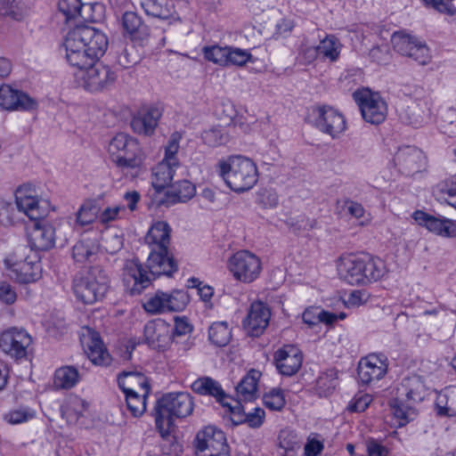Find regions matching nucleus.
I'll return each mask as SVG.
<instances>
[{
	"label": "nucleus",
	"mask_w": 456,
	"mask_h": 456,
	"mask_svg": "<svg viewBox=\"0 0 456 456\" xmlns=\"http://www.w3.org/2000/svg\"><path fill=\"white\" fill-rule=\"evenodd\" d=\"M313 126L321 133L338 139L347 129L345 115L330 105L317 106L313 110Z\"/></svg>",
	"instance_id": "obj_9"
},
{
	"label": "nucleus",
	"mask_w": 456,
	"mask_h": 456,
	"mask_svg": "<svg viewBox=\"0 0 456 456\" xmlns=\"http://www.w3.org/2000/svg\"><path fill=\"white\" fill-rule=\"evenodd\" d=\"M366 450L368 456H388V450L372 438L366 441Z\"/></svg>",
	"instance_id": "obj_64"
},
{
	"label": "nucleus",
	"mask_w": 456,
	"mask_h": 456,
	"mask_svg": "<svg viewBox=\"0 0 456 456\" xmlns=\"http://www.w3.org/2000/svg\"><path fill=\"white\" fill-rule=\"evenodd\" d=\"M32 338L23 329L11 328L0 336L1 349L17 360L27 358Z\"/></svg>",
	"instance_id": "obj_14"
},
{
	"label": "nucleus",
	"mask_w": 456,
	"mask_h": 456,
	"mask_svg": "<svg viewBox=\"0 0 456 456\" xmlns=\"http://www.w3.org/2000/svg\"><path fill=\"white\" fill-rule=\"evenodd\" d=\"M217 172L226 185L235 192L252 189L258 180L256 163L242 155H232L220 159Z\"/></svg>",
	"instance_id": "obj_4"
},
{
	"label": "nucleus",
	"mask_w": 456,
	"mask_h": 456,
	"mask_svg": "<svg viewBox=\"0 0 456 456\" xmlns=\"http://www.w3.org/2000/svg\"><path fill=\"white\" fill-rule=\"evenodd\" d=\"M88 408V403L77 395H71L68 398L66 404L61 410L62 417L68 422L75 424L82 417Z\"/></svg>",
	"instance_id": "obj_39"
},
{
	"label": "nucleus",
	"mask_w": 456,
	"mask_h": 456,
	"mask_svg": "<svg viewBox=\"0 0 456 456\" xmlns=\"http://www.w3.org/2000/svg\"><path fill=\"white\" fill-rule=\"evenodd\" d=\"M191 387L195 393L201 395L214 396L216 399V401L221 403L223 405H228L226 403H224V400L226 399V395L224 389L222 388L219 382L213 379L212 378H199L191 384Z\"/></svg>",
	"instance_id": "obj_37"
},
{
	"label": "nucleus",
	"mask_w": 456,
	"mask_h": 456,
	"mask_svg": "<svg viewBox=\"0 0 456 456\" xmlns=\"http://www.w3.org/2000/svg\"><path fill=\"white\" fill-rule=\"evenodd\" d=\"M109 287L107 273L100 266H94L75 276L72 289L78 301L92 305L103 298Z\"/></svg>",
	"instance_id": "obj_7"
},
{
	"label": "nucleus",
	"mask_w": 456,
	"mask_h": 456,
	"mask_svg": "<svg viewBox=\"0 0 456 456\" xmlns=\"http://www.w3.org/2000/svg\"><path fill=\"white\" fill-rule=\"evenodd\" d=\"M262 373L256 369H250L236 386L238 403L252 402L258 397V383Z\"/></svg>",
	"instance_id": "obj_32"
},
{
	"label": "nucleus",
	"mask_w": 456,
	"mask_h": 456,
	"mask_svg": "<svg viewBox=\"0 0 456 456\" xmlns=\"http://www.w3.org/2000/svg\"><path fill=\"white\" fill-rule=\"evenodd\" d=\"M193 400L189 393H169L159 399L154 409L155 423L160 436L168 439L174 428L173 418H185L193 411Z\"/></svg>",
	"instance_id": "obj_5"
},
{
	"label": "nucleus",
	"mask_w": 456,
	"mask_h": 456,
	"mask_svg": "<svg viewBox=\"0 0 456 456\" xmlns=\"http://www.w3.org/2000/svg\"><path fill=\"white\" fill-rule=\"evenodd\" d=\"M354 98L358 104L362 118L372 125L382 123L387 115V105L384 99L370 91L355 92Z\"/></svg>",
	"instance_id": "obj_13"
},
{
	"label": "nucleus",
	"mask_w": 456,
	"mask_h": 456,
	"mask_svg": "<svg viewBox=\"0 0 456 456\" xmlns=\"http://www.w3.org/2000/svg\"><path fill=\"white\" fill-rule=\"evenodd\" d=\"M341 48L342 45L335 36H327L318 45L320 59L334 62L338 60Z\"/></svg>",
	"instance_id": "obj_40"
},
{
	"label": "nucleus",
	"mask_w": 456,
	"mask_h": 456,
	"mask_svg": "<svg viewBox=\"0 0 456 456\" xmlns=\"http://www.w3.org/2000/svg\"><path fill=\"white\" fill-rule=\"evenodd\" d=\"M181 140L182 134L178 132H175L170 135L167 142V144L165 145V153L162 160H165L178 167L181 166L180 160L177 157L180 149Z\"/></svg>",
	"instance_id": "obj_49"
},
{
	"label": "nucleus",
	"mask_w": 456,
	"mask_h": 456,
	"mask_svg": "<svg viewBox=\"0 0 456 456\" xmlns=\"http://www.w3.org/2000/svg\"><path fill=\"white\" fill-rule=\"evenodd\" d=\"M75 82L84 90L99 93L108 90L116 81V73L100 61L88 65L74 74Z\"/></svg>",
	"instance_id": "obj_8"
},
{
	"label": "nucleus",
	"mask_w": 456,
	"mask_h": 456,
	"mask_svg": "<svg viewBox=\"0 0 456 456\" xmlns=\"http://www.w3.org/2000/svg\"><path fill=\"white\" fill-rule=\"evenodd\" d=\"M342 209L351 217L355 219L363 217L365 213V209L362 204L351 200H346L344 201Z\"/></svg>",
	"instance_id": "obj_61"
},
{
	"label": "nucleus",
	"mask_w": 456,
	"mask_h": 456,
	"mask_svg": "<svg viewBox=\"0 0 456 456\" xmlns=\"http://www.w3.org/2000/svg\"><path fill=\"white\" fill-rule=\"evenodd\" d=\"M144 337L151 346L164 349L172 342L173 327L162 319L150 321L144 326Z\"/></svg>",
	"instance_id": "obj_21"
},
{
	"label": "nucleus",
	"mask_w": 456,
	"mask_h": 456,
	"mask_svg": "<svg viewBox=\"0 0 456 456\" xmlns=\"http://www.w3.org/2000/svg\"><path fill=\"white\" fill-rule=\"evenodd\" d=\"M338 385V371L330 369L322 372L316 379L315 389L320 396H328Z\"/></svg>",
	"instance_id": "obj_43"
},
{
	"label": "nucleus",
	"mask_w": 456,
	"mask_h": 456,
	"mask_svg": "<svg viewBox=\"0 0 456 456\" xmlns=\"http://www.w3.org/2000/svg\"><path fill=\"white\" fill-rule=\"evenodd\" d=\"M263 402L266 408L272 411H281L286 403L283 390L279 387L272 388L264 394Z\"/></svg>",
	"instance_id": "obj_53"
},
{
	"label": "nucleus",
	"mask_w": 456,
	"mask_h": 456,
	"mask_svg": "<svg viewBox=\"0 0 456 456\" xmlns=\"http://www.w3.org/2000/svg\"><path fill=\"white\" fill-rule=\"evenodd\" d=\"M80 341L89 360L95 365H108L111 357L105 348L100 335L90 328H84Z\"/></svg>",
	"instance_id": "obj_18"
},
{
	"label": "nucleus",
	"mask_w": 456,
	"mask_h": 456,
	"mask_svg": "<svg viewBox=\"0 0 456 456\" xmlns=\"http://www.w3.org/2000/svg\"><path fill=\"white\" fill-rule=\"evenodd\" d=\"M227 268L236 281L250 283L262 271L260 258L248 250H240L230 256Z\"/></svg>",
	"instance_id": "obj_11"
},
{
	"label": "nucleus",
	"mask_w": 456,
	"mask_h": 456,
	"mask_svg": "<svg viewBox=\"0 0 456 456\" xmlns=\"http://www.w3.org/2000/svg\"><path fill=\"white\" fill-rule=\"evenodd\" d=\"M15 204L19 212L32 221H39L48 214V203L38 198L36 187L30 183L19 186L15 191Z\"/></svg>",
	"instance_id": "obj_12"
},
{
	"label": "nucleus",
	"mask_w": 456,
	"mask_h": 456,
	"mask_svg": "<svg viewBox=\"0 0 456 456\" xmlns=\"http://www.w3.org/2000/svg\"><path fill=\"white\" fill-rule=\"evenodd\" d=\"M99 217V208L93 201H86L80 206L76 214V224L84 227Z\"/></svg>",
	"instance_id": "obj_44"
},
{
	"label": "nucleus",
	"mask_w": 456,
	"mask_h": 456,
	"mask_svg": "<svg viewBox=\"0 0 456 456\" xmlns=\"http://www.w3.org/2000/svg\"><path fill=\"white\" fill-rule=\"evenodd\" d=\"M225 67H243L251 61L252 54L248 50L227 45Z\"/></svg>",
	"instance_id": "obj_46"
},
{
	"label": "nucleus",
	"mask_w": 456,
	"mask_h": 456,
	"mask_svg": "<svg viewBox=\"0 0 456 456\" xmlns=\"http://www.w3.org/2000/svg\"><path fill=\"white\" fill-rule=\"evenodd\" d=\"M193 446L198 456H230L224 433L213 426L198 431Z\"/></svg>",
	"instance_id": "obj_10"
},
{
	"label": "nucleus",
	"mask_w": 456,
	"mask_h": 456,
	"mask_svg": "<svg viewBox=\"0 0 456 456\" xmlns=\"http://www.w3.org/2000/svg\"><path fill=\"white\" fill-rule=\"evenodd\" d=\"M405 57L413 60L422 66L428 65L432 59L429 47L427 45L425 41L421 39L416 44V47H412V50H411Z\"/></svg>",
	"instance_id": "obj_55"
},
{
	"label": "nucleus",
	"mask_w": 456,
	"mask_h": 456,
	"mask_svg": "<svg viewBox=\"0 0 456 456\" xmlns=\"http://www.w3.org/2000/svg\"><path fill=\"white\" fill-rule=\"evenodd\" d=\"M34 227L29 232L30 246L36 250H48L55 244V227L42 220L34 221Z\"/></svg>",
	"instance_id": "obj_25"
},
{
	"label": "nucleus",
	"mask_w": 456,
	"mask_h": 456,
	"mask_svg": "<svg viewBox=\"0 0 456 456\" xmlns=\"http://www.w3.org/2000/svg\"><path fill=\"white\" fill-rule=\"evenodd\" d=\"M108 45V37L102 31L84 25L69 29L62 43L67 62L77 70L100 61Z\"/></svg>",
	"instance_id": "obj_1"
},
{
	"label": "nucleus",
	"mask_w": 456,
	"mask_h": 456,
	"mask_svg": "<svg viewBox=\"0 0 456 456\" xmlns=\"http://www.w3.org/2000/svg\"><path fill=\"white\" fill-rule=\"evenodd\" d=\"M104 248L110 254H115L123 248L124 239L122 236L115 234H107L103 238Z\"/></svg>",
	"instance_id": "obj_59"
},
{
	"label": "nucleus",
	"mask_w": 456,
	"mask_h": 456,
	"mask_svg": "<svg viewBox=\"0 0 456 456\" xmlns=\"http://www.w3.org/2000/svg\"><path fill=\"white\" fill-rule=\"evenodd\" d=\"M412 218L429 232L442 237L452 238L456 236V223L445 218H437L421 210H416Z\"/></svg>",
	"instance_id": "obj_24"
},
{
	"label": "nucleus",
	"mask_w": 456,
	"mask_h": 456,
	"mask_svg": "<svg viewBox=\"0 0 456 456\" xmlns=\"http://www.w3.org/2000/svg\"><path fill=\"white\" fill-rule=\"evenodd\" d=\"M121 25L124 35L132 41L142 44L150 36L149 27L142 18L134 12H125L122 15Z\"/></svg>",
	"instance_id": "obj_28"
},
{
	"label": "nucleus",
	"mask_w": 456,
	"mask_h": 456,
	"mask_svg": "<svg viewBox=\"0 0 456 456\" xmlns=\"http://www.w3.org/2000/svg\"><path fill=\"white\" fill-rule=\"evenodd\" d=\"M10 275L20 283L37 281L42 273V266L36 252H31L24 259L11 263L6 261Z\"/></svg>",
	"instance_id": "obj_15"
},
{
	"label": "nucleus",
	"mask_w": 456,
	"mask_h": 456,
	"mask_svg": "<svg viewBox=\"0 0 456 456\" xmlns=\"http://www.w3.org/2000/svg\"><path fill=\"white\" fill-rule=\"evenodd\" d=\"M196 193V188L188 180H182L172 185L170 190L165 192L164 198L155 196L158 204L170 206L177 202H185L191 200Z\"/></svg>",
	"instance_id": "obj_30"
},
{
	"label": "nucleus",
	"mask_w": 456,
	"mask_h": 456,
	"mask_svg": "<svg viewBox=\"0 0 456 456\" xmlns=\"http://www.w3.org/2000/svg\"><path fill=\"white\" fill-rule=\"evenodd\" d=\"M144 269L138 259H130L123 268V282L132 295L141 294L153 279L162 274L170 275L175 271V264L169 249L151 250Z\"/></svg>",
	"instance_id": "obj_2"
},
{
	"label": "nucleus",
	"mask_w": 456,
	"mask_h": 456,
	"mask_svg": "<svg viewBox=\"0 0 456 456\" xmlns=\"http://www.w3.org/2000/svg\"><path fill=\"white\" fill-rule=\"evenodd\" d=\"M265 417V411L261 408H256L252 412L246 413L245 423L252 428H257L264 423Z\"/></svg>",
	"instance_id": "obj_62"
},
{
	"label": "nucleus",
	"mask_w": 456,
	"mask_h": 456,
	"mask_svg": "<svg viewBox=\"0 0 456 456\" xmlns=\"http://www.w3.org/2000/svg\"><path fill=\"white\" fill-rule=\"evenodd\" d=\"M172 229L165 221H156L149 228L144 241L150 250L169 249Z\"/></svg>",
	"instance_id": "obj_27"
},
{
	"label": "nucleus",
	"mask_w": 456,
	"mask_h": 456,
	"mask_svg": "<svg viewBox=\"0 0 456 456\" xmlns=\"http://www.w3.org/2000/svg\"><path fill=\"white\" fill-rule=\"evenodd\" d=\"M407 119L413 126H420L428 116V111L420 110L419 106L412 105L407 110Z\"/></svg>",
	"instance_id": "obj_60"
},
{
	"label": "nucleus",
	"mask_w": 456,
	"mask_h": 456,
	"mask_svg": "<svg viewBox=\"0 0 456 456\" xmlns=\"http://www.w3.org/2000/svg\"><path fill=\"white\" fill-rule=\"evenodd\" d=\"M275 366L283 376H292L300 369L303 355L300 349L293 345H286L274 354Z\"/></svg>",
	"instance_id": "obj_20"
},
{
	"label": "nucleus",
	"mask_w": 456,
	"mask_h": 456,
	"mask_svg": "<svg viewBox=\"0 0 456 456\" xmlns=\"http://www.w3.org/2000/svg\"><path fill=\"white\" fill-rule=\"evenodd\" d=\"M436 411L440 417H456V386L446 387L436 398Z\"/></svg>",
	"instance_id": "obj_35"
},
{
	"label": "nucleus",
	"mask_w": 456,
	"mask_h": 456,
	"mask_svg": "<svg viewBox=\"0 0 456 456\" xmlns=\"http://www.w3.org/2000/svg\"><path fill=\"white\" fill-rule=\"evenodd\" d=\"M419 40L420 38L403 31H396L391 37V43L394 50L403 56H405L411 50H412V47H416V44Z\"/></svg>",
	"instance_id": "obj_42"
},
{
	"label": "nucleus",
	"mask_w": 456,
	"mask_h": 456,
	"mask_svg": "<svg viewBox=\"0 0 456 456\" xmlns=\"http://www.w3.org/2000/svg\"><path fill=\"white\" fill-rule=\"evenodd\" d=\"M98 4L82 3L81 0H60L58 9L65 18V20L94 21V9Z\"/></svg>",
	"instance_id": "obj_22"
},
{
	"label": "nucleus",
	"mask_w": 456,
	"mask_h": 456,
	"mask_svg": "<svg viewBox=\"0 0 456 456\" xmlns=\"http://www.w3.org/2000/svg\"><path fill=\"white\" fill-rule=\"evenodd\" d=\"M18 221V215L14 205L4 199H0V226L10 227Z\"/></svg>",
	"instance_id": "obj_56"
},
{
	"label": "nucleus",
	"mask_w": 456,
	"mask_h": 456,
	"mask_svg": "<svg viewBox=\"0 0 456 456\" xmlns=\"http://www.w3.org/2000/svg\"><path fill=\"white\" fill-rule=\"evenodd\" d=\"M141 5L147 15L164 20H177L174 4L168 0H142Z\"/></svg>",
	"instance_id": "obj_34"
},
{
	"label": "nucleus",
	"mask_w": 456,
	"mask_h": 456,
	"mask_svg": "<svg viewBox=\"0 0 456 456\" xmlns=\"http://www.w3.org/2000/svg\"><path fill=\"white\" fill-rule=\"evenodd\" d=\"M108 151L123 172L137 176L142 171L144 155L134 137L124 133L117 134L109 142Z\"/></svg>",
	"instance_id": "obj_6"
},
{
	"label": "nucleus",
	"mask_w": 456,
	"mask_h": 456,
	"mask_svg": "<svg viewBox=\"0 0 456 456\" xmlns=\"http://www.w3.org/2000/svg\"><path fill=\"white\" fill-rule=\"evenodd\" d=\"M372 398L370 395L364 394L356 395L350 403L348 409L351 411L362 412L364 411L371 403Z\"/></svg>",
	"instance_id": "obj_63"
},
{
	"label": "nucleus",
	"mask_w": 456,
	"mask_h": 456,
	"mask_svg": "<svg viewBox=\"0 0 456 456\" xmlns=\"http://www.w3.org/2000/svg\"><path fill=\"white\" fill-rule=\"evenodd\" d=\"M397 394L414 405L422 402L428 395V387L419 375L403 378L397 387Z\"/></svg>",
	"instance_id": "obj_26"
},
{
	"label": "nucleus",
	"mask_w": 456,
	"mask_h": 456,
	"mask_svg": "<svg viewBox=\"0 0 456 456\" xmlns=\"http://www.w3.org/2000/svg\"><path fill=\"white\" fill-rule=\"evenodd\" d=\"M271 317L268 306L260 301L251 304L248 314L243 322L245 330L252 337L260 336L266 329Z\"/></svg>",
	"instance_id": "obj_23"
},
{
	"label": "nucleus",
	"mask_w": 456,
	"mask_h": 456,
	"mask_svg": "<svg viewBox=\"0 0 456 456\" xmlns=\"http://www.w3.org/2000/svg\"><path fill=\"white\" fill-rule=\"evenodd\" d=\"M142 306L147 313L151 314L167 313V292L158 290L143 303Z\"/></svg>",
	"instance_id": "obj_47"
},
{
	"label": "nucleus",
	"mask_w": 456,
	"mask_h": 456,
	"mask_svg": "<svg viewBox=\"0 0 456 456\" xmlns=\"http://www.w3.org/2000/svg\"><path fill=\"white\" fill-rule=\"evenodd\" d=\"M232 338V329L226 322H215L208 328V340L216 346H225Z\"/></svg>",
	"instance_id": "obj_41"
},
{
	"label": "nucleus",
	"mask_w": 456,
	"mask_h": 456,
	"mask_svg": "<svg viewBox=\"0 0 456 456\" xmlns=\"http://www.w3.org/2000/svg\"><path fill=\"white\" fill-rule=\"evenodd\" d=\"M126 408L134 418L141 417L146 411V397L143 393H124Z\"/></svg>",
	"instance_id": "obj_45"
},
{
	"label": "nucleus",
	"mask_w": 456,
	"mask_h": 456,
	"mask_svg": "<svg viewBox=\"0 0 456 456\" xmlns=\"http://www.w3.org/2000/svg\"><path fill=\"white\" fill-rule=\"evenodd\" d=\"M22 1L23 0H1V14L10 16L17 20H20L26 12V8L23 6Z\"/></svg>",
	"instance_id": "obj_54"
},
{
	"label": "nucleus",
	"mask_w": 456,
	"mask_h": 456,
	"mask_svg": "<svg viewBox=\"0 0 456 456\" xmlns=\"http://www.w3.org/2000/svg\"><path fill=\"white\" fill-rule=\"evenodd\" d=\"M80 379V374L74 366L66 365L55 370L53 384L61 389L74 387Z\"/></svg>",
	"instance_id": "obj_38"
},
{
	"label": "nucleus",
	"mask_w": 456,
	"mask_h": 456,
	"mask_svg": "<svg viewBox=\"0 0 456 456\" xmlns=\"http://www.w3.org/2000/svg\"><path fill=\"white\" fill-rule=\"evenodd\" d=\"M160 117L161 112L158 108L142 109L132 118L131 127L138 134L150 135L153 134Z\"/></svg>",
	"instance_id": "obj_29"
},
{
	"label": "nucleus",
	"mask_w": 456,
	"mask_h": 456,
	"mask_svg": "<svg viewBox=\"0 0 456 456\" xmlns=\"http://www.w3.org/2000/svg\"><path fill=\"white\" fill-rule=\"evenodd\" d=\"M227 45H207L202 48V54L205 60L216 65L225 67Z\"/></svg>",
	"instance_id": "obj_52"
},
{
	"label": "nucleus",
	"mask_w": 456,
	"mask_h": 456,
	"mask_svg": "<svg viewBox=\"0 0 456 456\" xmlns=\"http://www.w3.org/2000/svg\"><path fill=\"white\" fill-rule=\"evenodd\" d=\"M387 370V358L376 354H369L360 360L358 378L362 384H370L381 379Z\"/></svg>",
	"instance_id": "obj_19"
},
{
	"label": "nucleus",
	"mask_w": 456,
	"mask_h": 456,
	"mask_svg": "<svg viewBox=\"0 0 456 456\" xmlns=\"http://www.w3.org/2000/svg\"><path fill=\"white\" fill-rule=\"evenodd\" d=\"M394 164L400 173L412 175L425 168L427 159L422 151L413 146L399 148L394 156Z\"/></svg>",
	"instance_id": "obj_16"
},
{
	"label": "nucleus",
	"mask_w": 456,
	"mask_h": 456,
	"mask_svg": "<svg viewBox=\"0 0 456 456\" xmlns=\"http://www.w3.org/2000/svg\"><path fill=\"white\" fill-rule=\"evenodd\" d=\"M181 168L182 166L178 167L165 160H161L153 167L151 183L158 194L170 184L176 171Z\"/></svg>",
	"instance_id": "obj_33"
},
{
	"label": "nucleus",
	"mask_w": 456,
	"mask_h": 456,
	"mask_svg": "<svg viewBox=\"0 0 456 456\" xmlns=\"http://www.w3.org/2000/svg\"><path fill=\"white\" fill-rule=\"evenodd\" d=\"M36 411L28 407L20 406L4 414V419L10 425H19L34 419Z\"/></svg>",
	"instance_id": "obj_48"
},
{
	"label": "nucleus",
	"mask_w": 456,
	"mask_h": 456,
	"mask_svg": "<svg viewBox=\"0 0 456 456\" xmlns=\"http://www.w3.org/2000/svg\"><path fill=\"white\" fill-rule=\"evenodd\" d=\"M118 384L124 393L141 392L148 395L151 390L147 378L136 370H124L119 373Z\"/></svg>",
	"instance_id": "obj_31"
},
{
	"label": "nucleus",
	"mask_w": 456,
	"mask_h": 456,
	"mask_svg": "<svg viewBox=\"0 0 456 456\" xmlns=\"http://www.w3.org/2000/svg\"><path fill=\"white\" fill-rule=\"evenodd\" d=\"M96 251V247L91 240H80L72 248L73 258L77 262L88 260Z\"/></svg>",
	"instance_id": "obj_57"
},
{
	"label": "nucleus",
	"mask_w": 456,
	"mask_h": 456,
	"mask_svg": "<svg viewBox=\"0 0 456 456\" xmlns=\"http://www.w3.org/2000/svg\"><path fill=\"white\" fill-rule=\"evenodd\" d=\"M0 107L9 111H32L38 108L36 99L9 85L0 86Z\"/></svg>",
	"instance_id": "obj_17"
},
{
	"label": "nucleus",
	"mask_w": 456,
	"mask_h": 456,
	"mask_svg": "<svg viewBox=\"0 0 456 456\" xmlns=\"http://www.w3.org/2000/svg\"><path fill=\"white\" fill-rule=\"evenodd\" d=\"M190 301L188 293L183 289H175L167 292L168 312H180L185 309Z\"/></svg>",
	"instance_id": "obj_51"
},
{
	"label": "nucleus",
	"mask_w": 456,
	"mask_h": 456,
	"mask_svg": "<svg viewBox=\"0 0 456 456\" xmlns=\"http://www.w3.org/2000/svg\"><path fill=\"white\" fill-rule=\"evenodd\" d=\"M336 266L339 278L351 285H368L381 280L387 273L383 260L369 255H342Z\"/></svg>",
	"instance_id": "obj_3"
},
{
	"label": "nucleus",
	"mask_w": 456,
	"mask_h": 456,
	"mask_svg": "<svg viewBox=\"0 0 456 456\" xmlns=\"http://www.w3.org/2000/svg\"><path fill=\"white\" fill-rule=\"evenodd\" d=\"M203 142L209 147H218L227 142L228 135L222 126H213L203 131Z\"/></svg>",
	"instance_id": "obj_50"
},
{
	"label": "nucleus",
	"mask_w": 456,
	"mask_h": 456,
	"mask_svg": "<svg viewBox=\"0 0 456 456\" xmlns=\"http://www.w3.org/2000/svg\"><path fill=\"white\" fill-rule=\"evenodd\" d=\"M389 405L395 419V424L398 427L405 426L417 415L415 405L406 402V399L401 398V395L398 394H396L395 398L391 400Z\"/></svg>",
	"instance_id": "obj_36"
},
{
	"label": "nucleus",
	"mask_w": 456,
	"mask_h": 456,
	"mask_svg": "<svg viewBox=\"0 0 456 456\" xmlns=\"http://www.w3.org/2000/svg\"><path fill=\"white\" fill-rule=\"evenodd\" d=\"M126 213L125 206L114 205L107 207L99 214V219L102 224H108L120 218Z\"/></svg>",
	"instance_id": "obj_58"
}]
</instances>
